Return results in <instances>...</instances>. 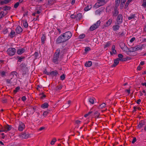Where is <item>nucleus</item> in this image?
I'll return each instance as SVG.
<instances>
[{
    "instance_id": "1",
    "label": "nucleus",
    "mask_w": 146,
    "mask_h": 146,
    "mask_svg": "<svg viewBox=\"0 0 146 146\" xmlns=\"http://www.w3.org/2000/svg\"><path fill=\"white\" fill-rule=\"evenodd\" d=\"M27 65L25 63H23L20 66V70L22 73L23 76L26 74L28 68L27 67Z\"/></svg>"
},
{
    "instance_id": "2",
    "label": "nucleus",
    "mask_w": 146,
    "mask_h": 146,
    "mask_svg": "<svg viewBox=\"0 0 146 146\" xmlns=\"http://www.w3.org/2000/svg\"><path fill=\"white\" fill-rule=\"evenodd\" d=\"M16 49L14 48H9L7 51V54L10 56H13L15 53Z\"/></svg>"
},
{
    "instance_id": "3",
    "label": "nucleus",
    "mask_w": 146,
    "mask_h": 146,
    "mask_svg": "<svg viewBox=\"0 0 146 146\" xmlns=\"http://www.w3.org/2000/svg\"><path fill=\"white\" fill-rule=\"evenodd\" d=\"M66 41L69 39L72 36V34L70 31H67L62 34Z\"/></svg>"
},
{
    "instance_id": "4",
    "label": "nucleus",
    "mask_w": 146,
    "mask_h": 146,
    "mask_svg": "<svg viewBox=\"0 0 146 146\" xmlns=\"http://www.w3.org/2000/svg\"><path fill=\"white\" fill-rule=\"evenodd\" d=\"M62 35H61L57 38L56 40V42L57 44H60L66 41L64 37Z\"/></svg>"
},
{
    "instance_id": "5",
    "label": "nucleus",
    "mask_w": 146,
    "mask_h": 146,
    "mask_svg": "<svg viewBox=\"0 0 146 146\" xmlns=\"http://www.w3.org/2000/svg\"><path fill=\"white\" fill-rule=\"evenodd\" d=\"M117 25H120L123 22V16L121 14H119L117 16Z\"/></svg>"
},
{
    "instance_id": "6",
    "label": "nucleus",
    "mask_w": 146,
    "mask_h": 146,
    "mask_svg": "<svg viewBox=\"0 0 146 146\" xmlns=\"http://www.w3.org/2000/svg\"><path fill=\"white\" fill-rule=\"evenodd\" d=\"M119 13V12L117 9V7H114V10L112 12V17H116L118 16Z\"/></svg>"
},
{
    "instance_id": "7",
    "label": "nucleus",
    "mask_w": 146,
    "mask_h": 146,
    "mask_svg": "<svg viewBox=\"0 0 146 146\" xmlns=\"http://www.w3.org/2000/svg\"><path fill=\"white\" fill-rule=\"evenodd\" d=\"M21 138L23 139H27L30 137V134L28 132H23L21 135Z\"/></svg>"
},
{
    "instance_id": "8",
    "label": "nucleus",
    "mask_w": 146,
    "mask_h": 146,
    "mask_svg": "<svg viewBox=\"0 0 146 146\" xmlns=\"http://www.w3.org/2000/svg\"><path fill=\"white\" fill-rule=\"evenodd\" d=\"M59 56L54 55L52 59L53 62L55 64H57L58 63V58Z\"/></svg>"
},
{
    "instance_id": "9",
    "label": "nucleus",
    "mask_w": 146,
    "mask_h": 146,
    "mask_svg": "<svg viewBox=\"0 0 146 146\" xmlns=\"http://www.w3.org/2000/svg\"><path fill=\"white\" fill-rule=\"evenodd\" d=\"M25 128V125L24 123L22 122H21L18 127V130L20 131H22Z\"/></svg>"
},
{
    "instance_id": "10",
    "label": "nucleus",
    "mask_w": 146,
    "mask_h": 146,
    "mask_svg": "<svg viewBox=\"0 0 146 146\" xmlns=\"http://www.w3.org/2000/svg\"><path fill=\"white\" fill-rule=\"evenodd\" d=\"M5 132H7L8 131H10L12 128V127L11 125L7 124L5 125Z\"/></svg>"
},
{
    "instance_id": "11",
    "label": "nucleus",
    "mask_w": 146,
    "mask_h": 146,
    "mask_svg": "<svg viewBox=\"0 0 146 146\" xmlns=\"http://www.w3.org/2000/svg\"><path fill=\"white\" fill-rule=\"evenodd\" d=\"M23 29L22 28L19 26H18L15 30L16 33L18 34H19L22 32Z\"/></svg>"
},
{
    "instance_id": "12",
    "label": "nucleus",
    "mask_w": 146,
    "mask_h": 146,
    "mask_svg": "<svg viewBox=\"0 0 146 146\" xmlns=\"http://www.w3.org/2000/svg\"><path fill=\"white\" fill-rule=\"evenodd\" d=\"M11 1V0H0V5H3L4 4H7Z\"/></svg>"
},
{
    "instance_id": "13",
    "label": "nucleus",
    "mask_w": 146,
    "mask_h": 146,
    "mask_svg": "<svg viewBox=\"0 0 146 146\" xmlns=\"http://www.w3.org/2000/svg\"><path fill=\"white\" fill-rule=\"evenodd\" d=\"M121 48L123 51L125 50V49H127V48H126V47H127L126 46L124 43L123 42H121L119 44Z\"/></svg>"
},
{
    "instance_id": "14",
    "label": "nucleus",
    "mask_w": 146,
    "mask_h": 146,
    "mask_svg": "<svg viewBox=\"0 0 146 146\" xmlns=\"http://www.w3.org/2000/svg\"><path fill=\"white\" fill-rule=\"evenodd\" d=\"M143 46L142 45H139L134 46L135 51L139 50H142L143 48Z\"/></svg>"
},
{
    "instance_id": "15",
    "label": "nucleus",
    "mask_w": 146,
    "mask_h": 146,
    "mask_svg": "<svg viewBox=\"0 0 146 146\" xmlns=\"http://www.w3.org/2000/svg\"><path fill=\"white\" fill-rule=\"evenodd\" d=\"M46 37L45 35L43 34L41 37V42L42 44H44L45 43Z\"/></svg>"
},
{
    "instance_id": "16",
    "label": "nucleus",
    "mask_w": 146,
    "mask_h": 146,
    "mask_svg": "<svg viewBox=\"0 0 146 146\" xmlns=\"http://www.w3.org/2000/svg\"><path fill=\"white\" fill-rule=\"evenodd\" d=\"M15 32L14 31L11 30V31L10 33L9 34V36L11 38H13L15 35Z\"/></svg>"
},
{
    "instance_id": "17",
    "label": "nucleus",
    "mask_w": 146,
    "mask_h": 146,
    "mask_svg": "<svg viewBox=\"0 0 146 146\" xmlns=\"http://www.w3.org/2000/svg\"><path fill=\"white\" fill-rule=\"evenodd\" d=\"M112 19H110L108 21H107L104 26L106 27L109 26L111 23L112 22Z\"/></svg>"
},
{
    "instance_id": "18",
    "label": "nucleus",
    "mask_w": 146,
    "mask_h": 146,
    "mask_svg": "<svg viewBox=\"0 0 146 146\" xmlns=\"http://www.w3.org/2000/svg\"><path fill=\"white\" fill-rule=\"evenodd\" d=\"M58 73V72L56 70H55L50 72V73L49 74L50 75L53 76H56Z\"/></svg>"
},
{
    "instance_id": "19",
    "label": "nucleus",
    "mask_w": 146,
    "mask_h": 146,
    "mask_svg": "<svg viewBox=\"0 0 146 146\" xmlns=\"http://www.w3.org/2000/svg\"><path fill=\"white\" fill-rule=\"evenodd\" d=\"M25 51V49L23 48L18 49L17 51V53L18 54H21Z\"/></svg>"
},
{
    "instance_id": "20",
    "label": "nucleus",
    "mask_w": 146,
    "mask_h": 146,
    "mask_svg": "<svg viewBox=\"0 0 146 146\" xmlns=\"http://www.w3.org/2000/svg\"><path fill=\"white\" fill-rule=\"evenodd\" d=\"M118 25H114L112 27L113 30L115 31L118 30L120 27V26Z\"/></svg>"
},
{
    "instance_id": "21",
    "label": "nucleus",
    "mask_w": 146,
    "mask_h": 146,
    "mask_svg": "<svg viewBox=\"0 0 146 146\" xmlns=\"http://www.w3.org/2000/svg\"><path fill=\"white\" fill-rule=\"evenodd\" d=\"M119 63V62L117 60H116L115 59L114 60V63L112 65L111 67H115Z\"/></svg>"
},
{
    "instance_id": "22",
    "label": "nucleus",
    "mask_w": 146,
    "mask_h": 146,
    "mask_svg": "<svg viewBox=\"0 0 146 146\" xmlns=\"http://www.w3.org/2000/svg\"><path fill=\"white\" fill-rule=\"evenodd\" d=\"M1 7V9H2L4 11L10 10L11 8V7L9 6H5V7Z\"/></svg>"
},
{
    "instance_id": "23",
    "label": "nucleus",
    "mask_w": 146,
    "mask_h": 146,
    "mask_svg": "<svg viewBox=\"0 0 146 146\" xmlns=\"http://www.w3.org/2000/svg\"><path fill=\"white\" fill-rule=\"evenodd\" d=\"M145 125V122L143 121H141L140 122L139 124L137 125V127L139 128H141L143 126Z\"/></svg>"
},
{
    "instance_id": "24",
    "label": "nucleus",
    "mask_w": 146,
    "mask_h": 146,
    "mask_svg": "<svg viewBox=\"0 0 146 146\" xmlns=\"http://www.w3.org/2000/svg\"><path fill=\"white\" fill-rule=\"evenodd\" d=\"M82 18V15L81 13H78L77 15L76 16V18L77 20H80Z\"/></svg>"
},
{
    "instance_id": "25",
    "label": "nucleus",
    "mask_w": 146,
    "mask_h": 146,
    "mask_svg": "<svg viewBox=\"0 0 146 146\" xmlns=\"http://www.w3.org/2000/svg\"><path fill=\"white\" fill-rule=\"evenodd\" d=\"M48 106V104L47 103H45L42 104L41 106V107L42 108L44 109L47 108Z\"/></svg>"
},
{
    "instance_id": "26",
    "label": "nucleus",
    "mask_w": 146,
    "mask_h": 146,
    "mask_svg": "<svg viewBox=\"0 0 146 146\" xmlns=\"http://www.w3.org/2000/svg\"><path fill=\"white\" fill-rule=\"evenodd\" d=\"M126 48H127L126 50H127L129 52H133L135 51V47H132L131 48H129L127 47H126Z\"/></svg>"
},
{
    "instance_id": "27",
    "label": "nucleus",
    "mask_w": 146,
    "mask_h": 146,
    "mask_svg": "<svg viewBox=\"0 0 146 146\" xmlns=\"http://www.w3.org/2000/svg\"><path fill=\"white\" fill-rule=\"evenodd\" d=\"M85 65L86 67H90L92 65V62L91 61H88V62H86Z\"/></svg>"
},
{
    "instance_id": "28",
    "label": "nucleus",
    "mask_w": 146,
    "mask_h": 146,
    "mask_svg": "<svg viewBox=\"0 0 146 146\" xmlns=\"http://www.w3.org/2000/svg\"><path fill=\"white\" fill-rule=\"evenodd\" d=\"M101 22L100 20H99L96 23L94 24V26L97 27V28H98L99 26H100V24Z\"/></svg>"
},
{
    "instance_id": "29",
    "label": "nucleus",
    "mask_w": 146,
    "mask_h": 146,
    "mask_svg": "<svg viewBox=\"0 0 146 146\" xmlns=\"http://www.w3.org/2000/svg\"><path fill=\"white\" fill-rule=\"evenodd\" d=\"M17 58L18 60V62H21L23 59H24L25 58V56H18L17 57Z\"/></svg>"
},
{
    "instance_id": "30",
    "label": "nucleus",
    "mask_w": 146,
    "mask_h": 146,
    "mask_svg": "<svg viewBox=\"0 0 146 146\" xmlns=\"http://www.w3.org/2000/svg\"><path fill=\"white\" fill-rule=\"evenodd\" d=\"M62 85H60L56 87L55 88V90L57 91L60 90L62 88Z\"/></svg>"
},
{
    "instance_id": "31",
    "label": "nucleus",
    "mask_w": 146,
    "mask_h": 146,
    "mask_svg": "<svg viewBox=\"0 0 146 146\" xmlns=\"http://www.w3.org/2000/svg\"><path fill=\"white\" fill-rule=\"evenodd\" d=\"M55 2V0H48V4L50 5H52Z\"/></svg>"
},
{
    "instance_id": "32",
    "label": "nucleus",
    "mask_w": 146,
    "mask_h": 146,
    "mask_svg": "<svg viewBox=\"0 0 146 146\" xmlns=\"http://www.w3.org/2000/svg\"><path fill=\"white\" fill-rule=\"evenodd\" d=\"M135 14H130V15L128 17V19L129 20H130L132 19H134L135 17Z\"/></svg>"
},
{
    "instance_id": "33",
    "label": "nucleus",
    "mask_w": 146,
    "mask_h": 146,
    "mask_svg": "<svg viewBox=\"0 0 146 146\" xmlns=\"http://www.w3.org/2000/svg\"><path fill=\"white\" fill-rule=\"evenodd\" d=\"M102 9L100 8H99L97 9L96 11L95 12V14L96 15H100L101 14V13L102 11Z\"/></svg>"
},
{
    "instance_id": "34",
    "label": "nucleus",
    "mask_w": 146,
    "mask_h": 146,
    "mask_svg": "<svg viewBox=\"0 0 146 146\" xmlns=\"http://www.w3.org/2000/svg\"><path fill=\"white\" fill-rule=\"evenodd\" d=\"M92 8L91 5H88L84 8V10L85 11H88L90 10Z\"/></svg>"
},
{
    "instance_id": "35",
    "label": "nucleus",
    "mask_w": 146,
    "mask_h": 146,
    "mask_svg": "<svg viewBox=\"0 0 146 146\" xmlns=\"http://www.w3.org/2000/svg\"><path fill=\"white\" fill-rule=\"evenodd\" d=\"M11 29L10 28L7 29H4L3 30V33L4 34H5L7 33H9V30H11Z\"/></svg>"
},
{
    "instance_id": "36",
    "label": "nucleus",
    "mask_w": 146,
    "mask_h": 146,
    "mask_svg": "<svg viewBox=\"0 0 146 146\" xmlns=\"http://www.w3.org/2000/svg\"><path fill=\"white\" fill-rule=\"evenodd\" d=\"M115 46L114 45H113L112 46V47L111 48V51L114 54H115L116 53V51L115 50Z\"/></svg>"
},
{
    "instance_id": "37",
    "label": "nucleus",
    "mask_w": 146,
    "mask_h": 146,
    "mask_svg": "<svg viewBox=\"0 0 146 146\" xmlns=\"http://www.w3.org/2000/svg\"><path fill=\"white\" fill-rule=\"evenodd\" d=\"M101 4H99L98 3H96L94 6V7H95L96 8H97L100 7V6L103 5Z\"/></svg>"
},
{
    "instance_id": "38",
    "label": "nucleus",
    "mask_w": 146,
    "mask_h": 146,
    "mask_svg": "<svg viewBox=\"0 0 146 146\" xmlns=\"http://www.w3.org/2000/svg\"><path fill=\"white\" fill-rule=\"evenodd\" d=\"M97 28V27H96L94 25H93L90 27V29L91 31H93Z\"/></svg>"
},
{
    "instance_id": "39",
    "label": "nucleus",
    "mask_w": 146,
    "mask_h": 146,
    "mask_svg": "<svg viewBox=\"0 0 146 146\" xmlns=\"http://www.w3.org/2000/svg\"><path fill=\"white\" fill-rule=\"evenodd\" d=\"M60 48L58 49L55 53L54 55H55L56 56H59V53L60 51Z\"/></svg>"
},
{
    "instance_id": "40",
    "label": "nucleus",
    "mask_w": 146,
    "mask_h": 146,
    "mask_svg": "<svg viewBox=\"0 0 146 146\" xmlns=\"http://www.w3.org/2000/svg\"><path fill=\"white\" fill-rule=\"evenodd\" d=\"M97 1L99 4H101L102 5H104L105 4V0H97Z\"/></svg>"
},
{
    "instance_id": "41",
    "label": "nucleus",
    "mask_w": 146,
    "mask_h": 146,
    "mask_svg": "<svg viewBox=\"0 0 146 146\" xmlns=\"http://www.w3.org/2000/svg\"><path fill=\"white\" fill-rule=\"evenodd\" d=\"M120 0H115V7H118L119 6V3H120Z\"/></svg>"
},
{
    "instance_id": "42",
    "label": "nucleus",
    "mask_w": 146,
    "mask_h": 146,
    "mask_svg": "<svg viewBox=\"0 0 146 146\" xmlns=\"http://www.w3.org/2000/svg\"><path fill=\"white\" fill-rule=\"evenodd\" d=\"M33 56H34V57L35 59H36L39 56L38 53L37 52H35Z\"/></svg>"
},
{
    "instance_id": "43",
    "label": "nucleus",
    "mask_w": 146,
    "mask_h": 146,
    "mask_svg": "<svg viewBox=\"0 0 146 146\" xmlns=\"http://www.w3.org/2000/svg\"><path fill=\"white\" fill-rule=\"evenodd\" d=\"M111 44V42L110 41L108 42H106V44L104 46V48H106L109 46Z\"/></svg>"
},
{
    "instance_id": "44",
    "label": "nucleus",
    "mask_w": 146,
    "mask_h": 146,
    "mask_svg": "<svg viewBox=\"0 0 146 146\" xmlns=\"http://www.w3.org/2000/svg\"><path fill=\"white\" fill-rule=\"evenodd\" d=\"M4 12L3 11H1L0 13V19L5 16Z\"/></svg>"
},
{
    "instance_id": "45",
    "label": "nucleus",
    "mask_w": 146,
    "mask_h": 146,
    "mask_svg": "<svg viewBox=\"0 0 146 146\" xmlns=\"http://www.w3.org/2000/svg\"><path fill=\"white\" fill-rule=\"evenodd\" d=\"M94 115L95 117H96L97 118L100 117L99 115H100V113L98 111H96L94 113Z\"/></svg>"
},
{
    "instance_id": "46",
    "label": "nucleus",
    "mask_w": 146,
    "mask_h": 146,
    "mask_svg": "<svg viewBox=\"0 0 146 146\" xmlns=\"http://www.w3.org/2000/svg\"><path fill=\"white\" fill-rule=\"evenodd\" d=\"M20 89V87L19 86H17L16 88L14 90L13 92L15 94Z\"/></svg>"
},
{
    "instance_id": "47",
    "label": "nucleus",
    "mask_w": 146,
    "mask_h": 146,
    "mask_svg": "<svg viewBox=\"0 0 146 146\" xmlns=\"http://www.w3.org/2000/svg\"><path fill=\"white\" fill-rule=\"evenodd\" d=\"M89 101L90 103L91 104H93L94 103V100L93 98H90L89 99Z\"/></svg>"
},
{
    "instance_id": "48",
    "label": "nucleus",
    "mask_w": 146,
    "mask_h": 146,
    "mask_svg": "<svg viewBox=\"0 0 146 146\" xmlns=\"http://www.w3.org/2000/svg\"><path fill=\"white\" fill-rule=\"evenodd\" d=\"M106 106L105 103H104L102 104L101 105H100L99 106V108L100 109L102 108H103L105 107Z\"/></svg>"
},
{
    "instance_id": "49",
    "label": "nucleus",
    "mask_w": 146,
    "mask_h": 146,
    "mask_svg": "<svg viewBox=\"0 0 146 146\" xmlns=\"http://www.w3.org/2000/svg\"><path fill=\"white\" fill-rule=\"evenodd\" d=\"M23 25L25 28H27L28 26V25L27 22V21H25L23 22Z\"/></svg>"
},
{
    "instance_id": "50",
    "label": "nucleus",
    "mask_w": 146,
    "mask_h": 146,
    "mask_svg": "<svg viewBox=\"0 0 146 146\" xmlns=\"http://www.w3.org/2000/svg\"><path fill=\"white\" fill-rule=\"evenodd\" d=\"M85 34H81L79 36V38L80 39H83L85 37Z\"/></svg>"
},
{
    "instance_id": "51",
    "label": "nucleus",
    "mask_w": 146,
    "mask_h": 146,
    "mask_svg": "<svg viewBox=\"0 0 146 146\" xmlns=\"http://www.w3.org/2000/svg\"><path fill=\"white\" fill-rule=\"evenodd\" d=\"M0 74L2 77L6 76V72L4 71H3L0 72Z\"/></svg>"
},
{
    "instance_id": "52",
    "label": "nucleus",
    "mask_w": 146,
    "mask_h": 146,
    "mask_svg": "<svg viewBox=\"0 0 146 146\" xmlns=\"http://www.w3.org/2000/svg\"><path fill=\"white\" fill-rule=\"evenodd\" d=\"M56 138H54L52 141L50 143V144L53 145L54 144L55 142L56 141Z\"/></svg>"
},
{
    "instance_id": "53",
    "label": "nucleus",
    "mask_w": 146,
    "mask_h": 146,
    "mask_svg": "<svg viewBox=\"0 0 146 146\" xmlns=\"http://www.w3.org/2000/svg\"><path fill=\"white\" fill-rule=\"evenodd\" d=\"M17 73L15 71L12 72L11 73V74L13 76H17Z\"/></svg>"
},
{
    "instance_id": "54",
    "label": "nucleus",
    "mask_w": 146,
    "mask_h": 146,
    "mask_svg": "<svg viewBox=\"0 0 146 146\" xmlns=\"http://www.w3.org/2000/svg\"><path fill=\"white\" fill-rule=\"evenodd\" d=\"M142 6L144 7H146V0H143V3Z\"/></svg>"
},
{
    "instance_id": "55",
    "label": "nucleus",
    "mask_w": 146,
    "mask_h": 146,
    "mask_svg": "<svg viewBox=\"0 0 146 146\" xmlns=\"http://www.w3.org/2000/svg\"><path fill=\"white\" fill-rule=\"evenodd\" d=\"M19 5V2H17L14 5V7L15 8H17Z\"/></svg>"
},
{
    "instance_id": "56",
    "label": "nucleus",
    "mask_w": 146,
    "mask_h": 146,
    "mask_svg": "<svg viewBox=\"0 0 146 146\" xmlns=\"http://www.w3.org/2000/svg\"><path fill=\"white\" fill-rule=\"evenodd\" d=\"M65 75L64 74L61 76L60 77V79L62 80H64L65 79Z\"/></svg>"
},
{
    "instance_id": "57",
    "label": "nucleus",
    "mask_w": 146,
    "mask_h": 146,
    "mask_svg": "<svg viewBox=\"0 0 146 146\" xmlns=\"http://www.w3.org/2000/svg\"><path fill=\"white\" fill-rule=\"evenodd\" d=\"M90 50V47H86L85 49V52H87L88 51H89Z\"/></svg>"
},
{
    "instance_id": "58",
    "label": "nucleus",
    "mask_w": 146,
    "mask_h": 146,
    "mask_svg": "<svg viewBox=\"0 0 146 146\" xmlns=\"http://www.w3.org/2000/svg\"><path fill=\"white\" fill-rule=\"evenodd\" d=\"M5 135H4V133H2L0 134V137L3 139H4L5 138Z\"/></svg>"
},
{
    "instance_id": "59",
    "label": "nucleus",
    "mask_w": 146,
    "mask_h": 146,
    "mask_svg": "<svg viewBox=\"0 0 146 146\" xmlns=\"http://www.w3.org/2000/svg\"><path fill=\"white\" fill-rule=\"evenodd\" d=\"M130 3V2H129V1H127V2L126 3V4L125 7V9H126L127 8Z\"/></svg>"
},
{
    "instance_id": "60",
    "label": "nucleus",
    "mask_w": 146,
    "mask_h": 146,
    "mask_svg": "<svg viewBox=\"0 0 146 146\" xmlns=\"http://www.w3.org/2000/svg\"><path fill=\"white\" fill-rule=\"evenodd\" d=\"M48 112L47 111H44L43 114V115L44 117H46V116L47 114L48 113Z\"/></svg>"
},
{
    "instance_id": "61",
    "label": "nucleus",
    "mask_w": 146,
    "mask_h": 146,
    "mask_svg": "<svg viewBox=\"0 0 146 146\" xmlns=\"http://www.w3.org/2000/svg\"><path fill=\"white\" fill-rule=\"evenodd\" d=\"M40 95H42V96L40 97V99H42L43 98H45L46 97V95L44 94L43 93H42V94H39Z\"/></svg>"
},
{
    "instance_id": "62",
    "label": "nucleus",
    "mask_w": 146,
    "mask_h": 146,
    "mask_svg": "<svg viewBox=\"0 0 146 146\" xmlns=\"http://www.w3.org/2000/svg\"><path fill=\"white\" fill-rule=\"evenodd\" d=\"M125 3H123L122 2H121V3H120V9H122L123 8V7L124 6V4Z\"/></svg>"
},
{
    "instance_id": "63",
    "label": "nucleus",
    "mask_w": 146,
    "mask_h": 146,
    "mask_svg": "<svg viewBox=\"0 0 146 146\" xmlns=\"http://www.w3.org/2000/svg\"><path fill=\"white\" fill-rule=\"evenodd\" d=\"M137 139L135 137H134L133 138V140L131 142L132 143H134L136 141Z\"/></svg>"
},
{
    "instance_id": "64",
    "label": "nucleus",
    "mask_w": 146,
    "mask_h": 146,
    "mask_svg": "<svg viewBox=\"0 0 146 146\" xmlns=\"http://www.w3.org/2000/svg\"><path fill=\"white\" fill-rule=\"evenodd\" d=\"M26 98L25 96H23L22 97L21 99L23 101H25L26 100Z\"/></svg>"
}]
</instances>
